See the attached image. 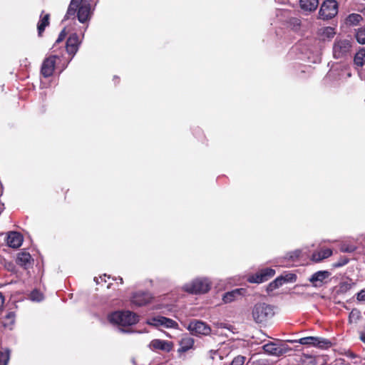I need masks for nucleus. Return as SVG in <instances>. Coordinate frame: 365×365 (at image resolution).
<instances>
[{
  "label": "nucleus",
  "instance_id": "f257e3e1",
  "mask_svg": "<svg viewBox=\"0 0 365 365\" xmlns=\"http://www.w3.org/2000/svg\"><path fill=\"white\" fill-rule=\"evenodd\" d=\"M93 14L91 4L84 0H71L63 20L75 19L85 24L90 21Z\"/></svg>",
  "mask_w": 365,
  "mask_h": 365
},
{
  "label": "nucleus",
  "instance_id": "f03ea898",
  "mask_svg": "<svg viewBox=\"0 0 365 365\" xmlns=\"http://www.w3.org/2000/svg\"><path fill=\"white\" fill-rule=\"evenodd\" d=\"M109 322L118 327H130L135 324L139 319L138 316L130 311H116L108 316Z\"/></svg>",
  "mask_w": 365,
  "mask_h": 365
},
{
  "label": "nucleus",
  "instance_id": "7ed1b4c3",
  "mask_svg": "<svg viewBox=\"0 0 365 365\" xmlns=\"http://www.w3.org/2000/svg\"><path fill=\"white\" fill-rule=\"evenodd\" d=\"M274 315V307L264 302L257 303L252 309V317L257 324L265 323Z\"/></svg>",
  "mask_w": 365,
  "mask_h": 365
},
{
  "label": "nucleus",
  "instance_id": "20e7f679",
  "mask_svg": "<svg viewBox=\"0 0 365 365\" xmlns=\"http://www.w3.org/2000/svg\"><path fill=\"white\" fill-rule=\"evenodd\" d=\"M212 282L207 277H197L183 285L182 289L190 294H204L211 288Z\"/></svg>",
  "mask_w": 365,
  "mask_h": 365
},
{
  "label": "nucleus",
  "instance_id": "39448f33",
  "mask_svg": "<svg viewBox=\"0 0 365 365\" xmlns=\"http://www.w3.org/2000/svg\"><path fill=\"white\" fill-rule=\"evenodd\" d=\"M351 47L350 39L336 37L332 47L333 57L335 59H346L351 53Z\"/></svg>",
  "mask_w": 365,
  "mask_h": 365
},
{
  "label": "nucleus",
  "instance_id": "423d86ee",
  "mask_svg": "<svg viewBox=\"0 0 365 365\" xmlns=\"http://www.w3.org/2000/svg\"><path fill=\"white\" fill-rule=\"evenodd\" d=\"M185 327L190 334L198 337L209 336L212 332L210 325L199 319H192Z\"/></svg>",
  "mask_w": 365,
  "mask_h": 365
},
{
  "label": "nucleus",
  "instance_id": "0eeeda50",
  "mask_svg": "<svg viewBox=\"0 0 365 365\" xmlns=\"http://www.w3.org/2000/svg\"><path fill=\"white\" fill-rule=\"evenodd\" d=\"M338 3L336 0H325L321 5L319 18L328 20L334 18L338 14Z\"/></svg>",
  "mask_w": 365,
  "mask_h": 365
},
{
  "label": "nucleus",
  "instance_id": "6e6552de",
  "mask_svg": "<svg viewBox=\"0 0 365 365\" xmlns=\"http://www.w3.org/2000/svg\"><path fill=\"white\" fill-rule=\"evenodd\" d=\"M297 342L302 345H313L319 348H326L331 345V342L328 339L315 336L303 337L299 339Z\"/></svg>",
  "mask_w": 365,
  "mask_h": 365
},
{
  "label": "nucleus",
  "instance_id": "1a4fd4ad",
  "mask_svg": "<svg viewBox=\"0 0 365 365\" xmlns=\"http://www.w3.org/2000/svg\"><path fill=\"white\" fill-rule=\"evenodd\" d=\"M148 323L155 327H163L165 328L177 329L178 327L175 321L163 316L153 317L149 320Z\"/></svg>",
  "mask_w": 365,
  "mask_h": 365
},
{
  "label": "nucleus",
  "instance_id": "9d476101",
  "mask_svg": "<svg viewBox=\"0 0 365 365\" xmlns=\"http://www.w3.org/2000/svg\"><path fill=\"white\" fill-rule=\"evenodd\" d=\"M81 43L78 36L76 34H71L66 41V49L69 55H71V60L78 51V48Z\"/></svg>",
  "mask_w": 365,
  "mask_h": 365
},
{
  "label": "nucleus",
  "instance_id": "9b49d317",
  "mask_svg": "<svg viewBox=\"0 0 365 365\" xmlns=\"http://www.w3.org/2000/svg\"><path fill=\"white\" fill-rule=\"evenodd\" d=\"M275 274V270L272 268H264L261 269L255 275L251 276L249 278V282L252 283H262L268 280L270 277H273Z\"/></svg>",
  "mask_w": 365,
  "mask_h": 365
},
{
  "label": "nucleus",
  "instance_id": "f8f14e48",
  "mask_svg": "<svg viewBox=\"0 0 365 365\" xmlns=\"http://www.w3.org/2000/svg\"><path fill=\"white\" fill-rule=\"evenodd\" d=\"M56 58H58V56L53 55L49 56L43 61L41 66V73L44 77L47 78L53 74L55 68Z\"/></svg>",
  "mask_w": 365,
  "mask_h": 365
},
{
  "label": "nucleus",
  "instance_id": "ddd939ff",
  "mask_svg": "<svg viewBox=\"0 0 365 365\" xmlns=\"http://www.w3.org/2000/svg\"><path fill=\"white\" fill-rule=\"evenodd\" d=\"M264 351L272 356H280L287 353L289 350L288 348L284 346H278L275 343L269 342L262 346Z\"/></svg>",
  "mask_w": 365,
  "mask_h": 365
},
{
  "label": "nucleus",
  "instance_id": "4468645a",
  "mask_svg": "<svg viewBox=\"0 0 365 365\" xmlns=\"http://www.w3.org/2000/svg\"><path fill=\"white\" fill-rule=\"evenodd\" d=\"M149 346L152 350H161L169 352L172 350L173 344L171 341L165 340L153 339L150 341Z\"/></svg>",
  "mask_w": 365,
  "mask_h": 365
},
{
  "label": "nucleus",
  "instance_id": "2eb2a0df",
  "mask_svg": "<svg viewBox=\"0 0 365 365\" xmlns=\"http://www.w3.org/2000/svg\"><path fill=\"white\" fill-rule=\"evenodd\" d=\"M150 299L151 296L148 292H138L133 294L131 302L135 306L141 307L149 303Z\"/></svg>",
  "mask_w": 365,
  "mask_h": 365
},
{
  "label": "nucleus",
  "instance_id": "dca6fc26",
  "mask_svg": "<svg viewBox=\"0 0 365 365\" xmlns=\"http://www.w3.org/2000/svg\"><path fill=\"white\" fill-rule=\"evenodd\" d=\"M328 271H318L314 273L309 278V282L314 287H319L322 286L324 280L329 277Z\"/></svg>",
  "mask_w": 365,
  "mask_h": 365
},
{
  "label": "nucleus",
  "instance_id": "f3484780",
  "mask_svg": "<svg viewBox=\"0 0 365 365\" xmlns=\"http://www.w3.org/2000/svg\"><path fill=\"white\" fill-rule=\"evenodd\" d=\"M245 293V289L242 288L235 289L224 294L222 300L225 303H230L240 299Z\"/></svg>",
  "mask_w": 365,
  "mask_h": 365
},
{
  "label": "nucleus",
  "instance_id": "a211bd4d",
  "mask_svg": "<svg viewBox=\"0 0 365 365\" xmlns=\"http://www.w3.org/2000/svg\"><path fill=\"white\" fill-rule=\"evenodd\" d=\"M31 256L29 252L22 251L17 254L16 262L23 268L28 269L31 265Z\"/></svg>",
  "mask_w": 365,
  "mask_h": 365
},
{
  "label": "nucleus",
  "instance_id": "6ab92c4d",
  "mask_svg": "<svg viewBox=\"0 0 365 365\" xmlns=\"http://www.w3.org/2000/svg\"><path fill=\"white\" fill-rule=\"evenodd\" d=\"M6 242L10 247L18 248L22 245L23 236L19 232H11L7 237Z\"/></svg>",
  "mask_w": 365,
  "mask_h": 365
},
{
  "label": "nucleus",
  "instance_id": "aec40b11",
  "mask_svg": "<svg viewBox=\"0 0 365 365\" xmlns=\"http://www.w3.org/2000/svg\"><path fill=\"white\" fill-rule=\"evenodd\" d=\"M195 340L190 336H185L179 342L180 347L178 349V353H185L194 347Z\"/></svg>",
  "mask_w": 365,
  "mask_h": 365
},
{
  "label": "nucleus",
  "instance_id": "412c9836",
  "mask_svg": "<svg viewBox=\"0 0 365 365\" xmlns=\"http://www.w3.org/2000/svg\"><path fill=\"white\" fill-rule=\"evenodd\" d=\"M331 255L332 250L331 249H324L320 251L314 252L312 256V260L318 262L330 257Z\"/></svg>",
  "mask_w": 365,
  "mask_h": 365
},
{
  "label": "nucleus",
  "instance_id": "4be33fe9",
  "mask_svg": "<svg viewBox=\"0 0 365 365\" xmlns=\"http://www.w3.org/2000/svg\"><path fill=\"white\" fill-rule=\"evenodd\" d=\"M299 4L303 10L313 11L317 8L319 0H300Z\"/></svg>",
  "mask_w": 365,
  "mask_h": 365
},
{
  "label": "nucleus",
  "instance_id": "5701e85b",
  "mask_svg": "<svg viewBox=\"0 0 365 365\" xmlns=\"http://www.w3.org/2000/svg\"><path fill=\"white\" fill-rule=\"evenodd\" d=\"M354 63L360 67L365 64V48H362L355 54L354 58Z\"/></svg>",
  "mask_w": 365,
  "mask_h": 365
},
{
  "label": "nucleus",
  "instance_id": "b1692460",
  "mask_svg": "<svg viewBox=\"0 0 365 365\" xmlns=\"http://www.w3.org/2000/svg\"><path fill=\"white\" fill-rule=\"evenodd\" d=\"M362 19V16L359 14H351L346 17V24L349 26H356Z\"/></svg>",
  "mask_w": 365,
  "mask_h": 365
},
{
  "label": "nucleus",
  "instance_id": "393cba45",
  "mask_svg": "<svg viewBox=\"0 0 365 365\" xmlns=\"http://www.w3.org/2000/svg\"><path fill=\"white\" fill-rule=\"evenodd\" d=\"M14 322L15 313L14 312H9L3 319L2 324L4 327L11 329V327L14 325Z\"/></svg>",
  "mask_w": 365,
  "mask_h": 365
},
{
  "label": "nucleus",
  "instance_id": "a878e982",
  "mask_svg": "<svg viewBox=\"0 0 365 365\" xmlns=\"http://www.w3.org/2000/svg\"><path fill=\"white\" fill-rule=\"evenodd\" d=\"M49 24V14H46L42 17L38 23L37 29L38 35L41 36L44 31L46 27Z\"/></svg>",
  "mask_w": 365,
  "mask_h": 365
},
{
  "label": "nucleus",
  "instance_id": "bb28decb",
  "mask_svg": "<svg viewBox=\"0 0 365 365\" xmlns=\"http://www.w3.org/2000/svg\"><path fill=\"white\" fill-rule=\"evenodd\" d=\"M10 359V351L8 349H0V365H7Z\"/></svg>",
  "mask_w": 365,
  "mask_h": 365
},
{
  "label": "nucleus",
  "instance_id": "cd10ccee",
  "mask_svg": "<svg viewBox=\"0 0 365 365\" xmlns=\"http://www.w3.org/2000/svg\"><path fill=\"white\" fill-rule=\"evenodd\" d=\"M357 42L360 44H365V28H359L355 34Z\"/></svg>",
  "mask_w": 365,
  "mask_h": 365
},
{
  "label": "nucleus",
  "instance_id": "c85d7f7f",
  "mask_svg": "<svg viewBox=\"0 0 365 365\" xmlns=\"http://www.w3.org/2000/svg\"><path fill=\"white\" fill-rule=\"evenodd\" d=\"M335 35L334 29L331 26L324 27L322 30V36L324 38H331Z\"/></svg>",
  "mask_w": 365,
  "mask_h": 365
},
{
  "label": "nucleus",
  "instance_id": "c756f323",
  "mask_svg": "<svg viewBox=\"0 0 365 365\" xmlns=\"http://www.w3.org/2000/svg\"><path fill=\"white\" fill-rule=\"evenodd\" d=\"M30 299L33 302H39L43 300V296L41 292L35 289L33 292H31L30 294Z\"/></svg>",
  "mask_w": 365,
  "mask_h": 365
},
{
  "label": "nucleus",
  "instance_id": "7c9ffc66",
  "mask_svg": "<svg viewBox=\"0 0 365 365\" xmlns=\"http://www.w3.org/2000/svg\"><path fill=\"white\" fill-rule=\"evenodd\" d=\"M302 251L300 250H296L292 252H288L285 258L292 261H294L297 259L301 255Z\"/></svg>",
  "mask_w": 365,
  "mask_h": 365
},
{
  "label": "nucleus",
  "instance_id": "2f4dec72",
  "mask_svg": "<svg viewBox=\"0 0 365 365\" xmlns=\"http://www.w3.org/2000/svg\"><path fill=\"white\" fill-rule=\"evenodd\" d=\"M284 284V279H282V277L281 276L277 277L273 282H272L269 287L270 288V289H277L279 287H281L282 285H283Z\"/></svg>",
  "mask_w": 365,
  "mask_h": 365
},
{
  "label": "nucleus",
  "instance_id": "473e14b6",
  "mask_svg": "<svg viewBox=\"0 0 365 365\" xmlns=\"http://www.w3.org/2000/svg\"><path fill=\"white\" fill-rule=\"evenodd\" d=\"M361 317V312L356 309H354L349 314V320L351 322H356L359 318Z\"/></svg>",
  "mask_w": 365,
  "mask_h": 365
},
{
  "label": "nucleus",
  "instance_id": "72a5a7b5",
  "mask_svg": "<svg viewBox=\"0 0 365 365\" xmlns=\"http://www.w3.org/2000/svg\"><path fill=\"white\" fill-rule=\"evenodd\" d=\"M284 279V282H294L297 280V275L293 273H287L284 275H281Z\"/></svg>",
  "mask_w": 365,
  "mask_h": 365
},
{
  "label": "nucleus",
  "instance_id": "f704fd0d",
  "mask_svg": "<svg viewBox=\"0 0 365 365\" xmlns=\"http://www.w3.org/2000/svg\"><path fill=\"white\" fill-rule=\"evenodd\" d=\"M245 361V357L242 356H237L234 358L230 365H243Z\"/></svg>",
  "mask_w": 365,
  "mask_h": 365
},
{
  "label": "nucleus",
  "instance_id": "c9c22d12",
  "mask_svg": "<svg viewBox=\"0 0 365 365\" xmlns=\"http://www.w3.org/2000/svg\"><path fill=\"white\" fill-rule=\"evenodd\" d=\"M66 36V30H65V29H63V30L61 31V33L59 34L58 37V38L56 39V43H56V44H58V43H59L60 42L63 41L64 40V38H65Z\"/></svg>",
  "mask_w": 365,
  "mask_h": 365
},
{
  "label": "nucleus",
  "instance_id": "e433bc0d",
  "mask_svg": "<svg viewBox=\"0 0 365 365\" xmlns=\"http://www.w3.org/2000/svg\"><path fill=\"white\" fill-rule=\"evenodd\" d=\"M357 299L359 301H363L365 302V289L361 290L357 294Z\"/></svg>",
  "mask_w": 365,
  "mask_h": 365
},
{
  "label": "nucleus",
  "instance_id": "4c0bfd02",
  "mask_svg": "<svg viewBox=\"0 0 365 365\" xmlns=\"http://www.w3.org/2000/svg\"><path fill=\"white\" fill-rule=\"evenodd\" d=\"M4 303V295L0 292V312L1 311L3 306Z\"/></svg>",
  "mask_w": 365,
  "mask_h": 365
},
{
  "label": "nucleus",
  "instance_id": "58836bf2",
  "mask_svg": "<svg viewBox=\"0 0 365 365\" xmlns=\"http://www.w3.org/2000/svg\"><path fill=\"white\" fill-rule=\"evenodd\" d=\"M360 339L364 343H365V327L360 333Z\"/></svg>",
  "mask_w": 365,
  "mask_h": 365
},
{
  "label": "nucleus",
  "instance_id": "ea45409f",
  "mask_svg": "<svg viewBox=\"0 0 365 365\" xmlns=\"http://www.w3.org/2000/svg\"><path fill=\"white\" fill-rule=\"evenodd\" d=\"M119 331H120L121 332H124V333H130V332H133V331L131 330V329H123V328H119Z\"/></svg>",
  "mask_w": 365,
  "mask_h": 365
},
{
  "label": "nucleus",
  "instance_id": "a19ab883",
  "mask_svg": "<svg viewBox=\"0 0 365 365\" xmlns=\"http://www.w3.org/2000/svg\"><path fill=\"white\" fill-rule=\"evenodd\" d=\"M221 327V328H227L226 325H225V324H222V323H221V324H220V327Z\"/></svg>",
  "mask_w": 365,
  "mask_h": 365
},
{
  "label": "nucleus",
  "instance_id": "79ce46f5",
  "mask_svg": "<svg viewBox=\"0 0 365 365\" xmlns=\"http://www.w3.org/2000/svg\"><path fill=\"white\" fill-rule=\"evenodd\" d=\"M120 282L122 283V282H123V279H122V278H120Z\"/></svg>",
  "mask_w": 365,
  "mask_h": 365
}]
</instances>
